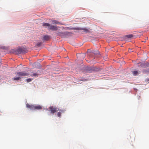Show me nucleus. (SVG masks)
<instances>
[{"label":"nucleus","instance_id":"obj_20","mask_svg":"<svg viewBox=\"0 0 149 149\" xmlns=\"http://www.w3.org/2000/svg\"><path fill=\"white\" fill-rule=\"evenodd\" d=\"M59 34L60 35H62V34H63V35H65V33H61V32L59 33Z\"/></svg>","mask_w":149,"mask_h":149},{"label":"nucleus","instance_id":"obj_16","mask_svg":"<svg viewBox=\"0 0 149 149\" xmlns=\"http://www.w3.org/2000/svg\"><path fill=\"white\" fill-rule=\"evenodd\" d=\"M42 42H39L37 43V45L39 47V46H40L42 45Z\"/></svg>","mask_w":149,"mask_h":149},{"label":"nucleus","instance_id":"obj_6","mask_svg":"<svg viewBox=\"0 0 149 149\" xmlns=\"http://www.w3.org/2000/svg\"><path fill=\"white\" fill-rule=\"evenodd\" d=\"M26 107L31 110H35V105L27 104L26 105Z\"/></svg>","mask_w":149,"mask_h":149},{"label":"nucleus","instance_id":"obj_21","mask_svg":"<svg viewBox=\"0 0 149 149\" xmlns=\"http://www.w3.org/2000/svg\"><path fill=\"white\" fill-rule=\"evenodd\" d=\"M129 52H133V51L131 49H129Z\"/></svg>","mask_w":149,"mask_h":149},{"label":"nucleus","instance_id":"obj_24","mask_svg":"<svg viewBox=\"0 0 149 149\" xmlns=\"http://www.w3.org/2000/svg\"><path fill=\"white\" fill-rule=\"evenodd\" d=\"M148 72H149V71H148Z\"/></svg>","mask_w":149,"mask_h":149},{"label":"nucleus","instance_id":"obj_17","mask_svg":"<svg viewBox=\"0 0 149 149\" xmlns=\"http://www.w3.org/2000/svg\"><path fill=\"white\" fill-rule=\"evenodd\" d=\"M93 53L95 54H99V52L98 51H97L96 52L94 51Z\"/></svg>","mask_w":149,"mask_h":149},{"label":"nucleus","instance_id":"obj_10","mask_svg":"<svg viewBox=\"0 0 149 149\" xmlns=\"http://www.w3.org/2000/svg\"><path fill=\"white\" fill-rule=\"evenodd\" d=\"M21 77L18 76H17L13 78V79L14 81H19L21 79Z\"/></svg>","mask_w":149,"mask_h":149},{"label":"nucleus","instance_id":"obj_9","mask_svg":"<svg viewBox=\"0 0 149 149\" xmlns=\"http://www.w3.org/2000/svg\"><path fill=\"white\" fill-rule=\"evenodd\" d=\"M42 107L40 105H35V110H39L42 109Z\"/></svg>","mask_w":149,"mask_h":149},{"label":"nucleus","instance_id":"obj_12","mask_svg":"<svg viewBox=\"0 0 149 149\" xmlns=\"http://www.w3.org/2000/svg\"><path fill=\"white\" fill-rule=\"evenodd\" d=\"M52 23L53 24H59L60 23L56 20H52Z\"/></svg>","mask_w":149,"mask_h":149},{"label":"nucleus","instance_id":"obj_3","mask_svg":"<svg viewBox=\"0 0 149 149\" xmlns=\"http://www.w3.org/2000/svg\"><path fill=\"white\" fill-rule=\"evenodd\" d=\"M49 109L51 113L52 114H54V113L56 112L57 111H58L57 108L54 107L53 106L49 107Z\"/></svg>","mask_w":149,"mask_h":149},{"label":"nucleus","instance_id":"obj_18","mask_svg":"<svg viewBox=\"0 0 149 149\" xmlns=\"http://www.w3.org/2000/svg\"><path fill=\"white\" fill-rule=\"evenodd\" d=\"M31 75L33 76L38 77V74L36 73H33Z\"/></svg>","mask_w":149,"mask_h":149},{"label":"nucleus","instance_id":"obj_5","mask_svg":"<svg viewBox=\"0 0 149 149\" xmlns=\"http://www.w3.org/2000/svg\"><path fill=\"white\" fill-rule=\"evenodd\" d=\"M16 52L17 54H20L21 53L24 54L25 53L24 49L21 48H19L17 50Z\"/></svg>","mask_w":149,"mask_h":149},{"label":"nucleus","instance_id":"obj_4","mask_svg":"<svg viewBox=\"0 0 149 149\" xmlns=\"http://www.w3.org/2000/svg\"><path fill=\"white\" fill-rule=\"evenodd\" d=\"M58 29V27L57 26L52 25H50V26L48 28L49 30H51L54 31H56Z\"/></svg>","mask_w":149,"mask_h":149},{"label":"nucleus","instance_id":"obj_2","mask_svg":"<svg viewBox=\"0 0 149 149\" xmlns=\"http://www.w3.org/2000/svg\"><path fill=\"white\" fill-rule=\"evenodd\" d=\"M73 29L74 30H83V32H85L86 33H88L90 32L89 30L85 28H73Z\"/></svg>","mask_w":149,"mask_h":149},{"label":"nucleus","instance_id":"obj_1","mask_svg":"<svg viewBox=\"0 0 149 149\" xmlns=\"http://www.w3.org/2000/svg\"><path fill=\"white\" fill-rule=\"evenodd\" d=\"M16 74L20 77L21 79L22 78V77L27 76L29 74H28L26 73L25 72H18Z\"/></svg>","mask_w":149,"mask_h":149},{"label":"nucleus","instance_id":"obj_15","mask_svg":"<svg viewBox=\"0 0 149 149\" xmlns=\"http://www.w3.org/2000/svg\"><path fill=\"white\" fill-rule=\"evenodd\" d=\"M126 37L127 38H131L133 37V35L132 34L126 35Z\"/></svg>","mask_w":149,"mask_h":149},{"label":"nucleus","instance_id":"obj_19","mask_svg":"<svg viewBox=\"0 0 149 149\" xmlns=\"http://www.w3.org/2000/svg\"><path fill=\"white\" fill-rule=\"evenodd\" d=\"M32 80V79H31V78H29L28 79H26V81H28V82H30V81H31Z\"/></svg>","mask_w":149,"mask_h":149},{"label":"nucleus","instance_id":"obj_11","mask_svg":"<svg viewBox=\"0 0 149 149\" xmlns=\"http://www.w3.org/2000/svg\"><path fill=\"white\" fill-rule=\"evenodd\" d=\"M58 111H61V112L59 111V112H58V113H57V115L59 117H61V113L63 112L64 111H63V110H59V109L58 110Z\"/></svg>","mask_w":149,"mask_h":149},{"label":"nucleus","instance_id":"obj_22","mask_svg":"<svg viewBox=\"0 0 149 149\" xmlns=\"http://www.w3.org/2000/svg\"><path fill=\"white\" fill-rule=\"evenodd\" d=\"M146 81H149V78H147L146 79Z\"/></svg>","mask_w":149,"mask_h":149},{"label":"nucleus","instance_id":"obj_8","mask_svg":"<svg viewBox=\"0 0 149 149\" xmlns=\"http://www.w3.org/2000/svg\"><path fill=\"white\" fill-rule=\"evenodd\" d=\"M86 55L84 53H81L79 55V57L81 59H84Z\"/></svg>","mask_w":149,"mask_h":149},{"label":"nucleus","instance_id":"obj_23","mask_svg":"<svg viewBox=\"0 0 149 149\" xmlns=\"http://www.w3.org/2000/svg\"><path fill=\"white\" fill-rule=\"evenodd\" d=\"M90 50V49H88V51H89V50Z\"/></svg>","mask_w":149,"mask_h":149},{"label":"nucleus","instance_id":"obj_7","mask_svg":"<svg viewBox=\"0 0 149 149\" xmlns=\"http://www.w3.org/2000/svg\"><path fill=\"white\" fill-rule=\"evenodd\" d=\"M50 36L48 35H45L43 37V40H48L50 38Z\"/></svg>","mask_w":149,"mask_h":149},{"label":"nucleus","instance_id":"obj_14","mask_svg":"<svg viewBox=\"0 0 149 149\" xmlns=\"http://www.w3.org/2000/svg\"><path fill=\"white\" fill-rule=\"evenodd\" d=\"M138 74V72L137 71H134L133 72V74L134 75L136 76Z\"/></svg>","mask_w":149,"mask_h":149},{"label":"nucleus","instance_id":"obj_13","mask_svg":"<svg viewBox=\"0 0 149 149\" xmlns=\"http://www.w3.org/2000/svg\"><path fill=\"white\" fill-rule=\"evenodd\" d=\"M50 24L47 23H43L42 24V26L45 27L48 26V27H49L50 26Z\"/></svg>","mask_w":149,"mask_h":149}]
</instances>
